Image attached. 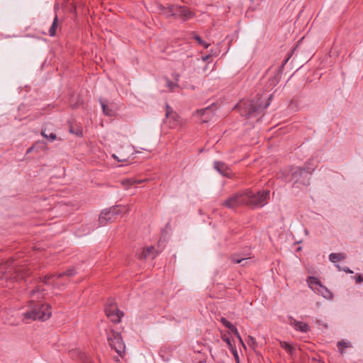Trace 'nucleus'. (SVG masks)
Returning <instances> with one entry per match:
<instances>
[{"label":"nucleus","instance_id":"nucleus-1","mask_svg":"<svg viewBox=\"0 0 363 363\" xmlns=\"http://www.w3.org/2000/svg\"><path fill=\"white\" fill-rule=\"evenodd\" d=\"M44 289L41 286H37L29 292V310L23 313L22 320L28 323L29 320H46L51 316L50 306L40 303L45 296Z\"/></svg>","mask_w":363,"mask_h":363},{"label":"nucleus","instance_id":"nucleus-2","mask_svg":"<svg viewBox=\"0 0 363 363\" xmlns=\"http://www.w3.org/2000/svg\"><path fill=\"white\" fill-rule=\"evenodd\" d=\"M269 195V190H262L256 193L247 191L245 192V205L253 208H261L267 204Z\"/></svg>","mask_w":363,"mask_h":363},{"label":"nucleus","instance_id":"nucleus-3","mask_svg":"<svg viewBox=\"0 0 363 363\" xmlns=\"http://www.w3.org/2000/svg\"><path fill=\"white\" fill-rule=\"evenodd\" d=\"M108 342L112 350H114L120 357L125 353V345L120 333L111 330L108 334Z\"/></svg>","mask_w":363,"mask_h":363},{"label":"nucleus","instance_id":"nucleus-4","mask_svg":"<svg viewBox=\"0 0 363 363\" xmlns=\"http://www.w3.org/2000/svg\"><path fill=\"white\" fill-rule=\"evenodd\" d=\"M128 211V208L121 206H117L112 207L108 210H104L101 212L99 218V223L104 225L108 220L113 219V216L119 215L122 213H126Z\"/></svg>","mask_w":363,"mask_h":363},{"label":"nucleus","instance_id":"nucleus-5","mask_svg":"<svg viewBox=\"0 0 363 363\" xmlns=\"http://www.w3.org/2000/svg\"><path fill=\"white\" fill-rule=\"evenodd\" d=\"M259 99H260L258 98L256 100L244 103L242 114L246 116L247 117H251L255 113L258 112L262 108V104L259 102Z\"/></svg>","mask_w":363,"mask_h":363},{"label":"nucleus","instance_id":"nucleus-6","mask_svg":"<svg viewBox=\"0 0 363 363\" xmlns=\"http://www.w3.org/2000/svg\"><path fill=\"white\" fill-rule=\"evenodd\" d=\"M222 205L229 208H233L240 205H245V192L238 193L230 196Z\"/></svg>","mask_w":363,"mask_h":363},{"label":"nucleus","instance_id":"nucleus-7","mask_svg":"<svg viewBox=\"0 0 363 363\" xmlns=\"http://www.w3.org/2000/svg\"><path fill=\"white\" fill-rule=\"evenodd\" d=\"M172 14L175 18H181L183 21H186L191 18L194 16L193 13L185 6H174Z\"/></svg>","mask_w":363,"mask_h":363},{"label":"nucleus","instance_id":"nucleus-8","mask_svg":"<svg viewBox=\"0 0 363 363\" xmlns=\"http://www.w3.org/2000/svg\"><path fill=\"white\" fill-rule=\"evenodd\" d=\"M105 311L108 318L113 323L120 322L122 316L123 315V312L119 311L115 303H111L106 308Z\"/></svg>","mask_w":363,"mask_h":363},{"label":"nucleus","instance_id":"nucleus-9","mask_svg":"<svg viewBox=\"0 0 363 363\" xmlns=\"http://www.w3.org/2000/svg\"><path fill=\"white\" fill-rule=\"evenodd\" d=\"M131 155H133L132 148L128 145L125 147H121L117 154H113L112 157L118 162H125L128 160Z\"/></svg>","mask_w":363,"mask_h":363},{"label":"nucleus","instance_id":"nucleus-10","mask_svg":"<svg viewBox=\"0 0 363 363\" xmlns=\"http://www.w3.org/2000/svg\"><path fill=\"white\" fill-rule=\"evenodd\" d=\"M215 169L220 172L222 175L228 179H233V172L230 169L225 165L223 162H214Z\"/></svg>","mask_w":363,"mask_h":363},{"label":"nucleus","instance_id":"nucleus-11","mask_svg":"<svg viewBox=\"0 0 363 363\" xmlns=\"http://www.w3.org/2000/svg\"><path fill=\"white\" fill-rule=\"evenodd\" d=\"M157 252L154 247H148L142 249L140 252L138 253V257L140 259H147L148 258H155Z\"/></svg>","mask_w":363,"mask_h":363},{"label":"nucleus","instance_id":"nucleus-12","mask_svg":"<svg viewBox=\"0 0 363 363\" xmlns=\"http://www.w3.org/2000/svg\"><path fill=\"white\" fill-rule=\"evenodd\" d=\"M289 320V324L293 326L297 331L307 333L309 330L310 328L307 323L298 321L292 317H290Z\"/></svg>","mask_w":363,"mask_h":363},{"label":"nucleus","instance_id":"nucleus-13","mask_svg":"<svg viewBox=\"0 0 363 363\" xmlns=\"http://www.w3.org/2000/svg\"><path fill=\"white\" fill-rule=\"evenodd\" d=\"M309 284L310 285H312V284L319 285L320 288L321 289L320 293L323 294V296L325 298H330L331 296H330V291H328V289L325 287H324L322 285H320L319 281L317 280L316 278H315V277H310L309 278Z\"/></svg>","mask_w":363,"mask_h":363},{"label":"nucleus","instance_id":"nucleus-14","mask_svg":"<svg viewBox=\"0 0 363 363\" xmlns=\"http://www.w3.org/2000/svg\"><path fill=\"white\" fill-rule=\"evenodd\" d=\"M74 274H75V271L74 269H68L65 273L59 274L57 275V277L55 278V279L53 281L55 286L56 287L59 288V284H60L59 279L60 278H62L65 276L71 277V276H73Z\"/></svg>","mask_w":363,"mask_h":363},{"label":"nucleus","instance_id":"nucleus-15","mask_svg":"<svg viewBox=\"0 0 363 363\" xmlns=\"http://www.w3.org/2000/svg\"><path fill=\"white\" fill-rule=\"evenodd\" d=\"M346 255L344 253H331L329 255V259L332 262H337L345 259Z\"/></svg>","mask_w":363,"mask_h":363},{"label":"nucleus","instance_id":"nucleus-16","mask_svg":"<svg viewBox=\"0 0 363 363\" xmlns=\"http://www.w3.org/2000/svg\"><path fill=\"white\" fill-rule=\"evenodd\" d=\"M159 8L161 11L164 13V16L167 17H173V15L172 14L174 6H169L168 7H164L162 5L159 6Z\"/></svg>","mask_w":363,"mask_h":363},{"label":"nucleus","instance_id":"nucleus-17","mask_svg":"<svg viewBox=\"0 0 363 363\" xmlns=\"http://www.w3.org/2000/svg\"><path fill=\"white\" fill-rule=\"evenodd\" d=\"M280 346L284 349L288 353L292 354L294 352V348L287 342L280 341Z\"/></svg>","mask_w":363,"mask_h":363},{"label":"nucleus","instance_id":"nucleus-18","mask_svg":"<svg viewBox=\"0 0 363 363\" xmlns=\"http://www.w3.org/2000/svg\"><path fill=\"white\" fill-rule=\"evenodd\" d=\"M191 35H192V38L194 39H195L198 42V43L199 45H202L204 48H208L209 47L210 43H206V42L202 40V39L201 38V37L198 34H196L195 33H192Z\"/></svg>","mask_w":363,"mask_h":363},{"label":"nucleus","instance_id":"nucleus-19","mask_svg":"<svg viewBox=\"0 0 363 363\" xmlns=\"http://www.w3.org/2000/svg\"><path fill=\"white\" fill-rule=\"evenodd\" d=\"M308 172L305 169H302L300 168H296V170L292 173L291 179L297 180L298 179V176L308 174Z\"/></svg>","mask_w":363,"mask_h":363},{"label":"nucleus","instance_id":"nucleus-20","mask_svg":"<svg viewBox=\"0 0 363 363\" xmlns=\"http://www.w3.org/2000/svg\"><path fill=\"white\" fill-rule=\"evenodd\" d=\"M337 347L340 353H343V350L351 347V343L346 341H340L337 342Z\"/></svg>","mask_w":363,"mask_h":363},{"label":"nucleus","instance_id":"nucleus-21","mask_svg":"<svg viewBox=\"0 0 363 363\" xmlns=\"http://www.w3.org/2000/svg\"><path fill=\"white\" fill-rule=\"evenodd\" d=\"M57 26V17L55 16L51 27L49 29V35L50 36H55L56 34V28Z\"/></svg>","mask_w":363,"mask_h":363},{"label":"nucleus","instance_id":"nucleus-22","mask_svg":"<svg viewBox=\"0 0 363 363\" xmlns=\"http://www.w3.org/2000/svg\"><path fill=\"white\" fill-rule=\"evenodd\" d=\"M220 322L228 328L229 329L232 333L234 331V329H236V328L228 320H226L225 318H220Z\"/></svg>","mask_w":363,"mask_h":363},{"label":"nucleus","instance_id":"nucleus-23","mask_svg":"<svg viewBox=\"0 0 363 363\" xmlns=\"http://www.w3.org/2000/svg\"><path fill=\"white\" fill-rule=\"evenodd\" d=\"M42 135L50 141H53L56 139V135L55 133H50L48 135L45 130L42 131Z\"/></svg>","mask_w":363,"mask_h":363},{"label":"nucleus","instance_id":"nucleus-24","mask_svg":"<svg viewBox=\"0 0 363 363\" xmlns=\"http://www.w3.org/2000/svg\"><path fill=\"white\" fill-rule=\"evenodd\" d=\"M101 104L104 113L108 116H111L112 111L108 108L107 105L104 101H101Z\"/></svg>","mask_w":363,"mask_h":363},{"label":"nucleus","instance_id":"nucleus-25","mask_svg":"<svg viewBox=\"0 0 363 363\" xmlns=\"http://www.w3.org/2000/svg\"><path fill=\"white\" fill-rule=\"evenodd\" d=\"M210 112H211L210 108L208 107V108H202L201 110L197 111L196 112V115L201 117L203 115H205L206 113L209 115Z\"/></svg>","mask_w":363,"mask_h":363},{"label":"nucleus","instance_id":"nucleus-26","mask_svg":"<svg viewBox=\"0 0 363 363\" xmlns=\"http://www.w3.org/2000/svg\"><path fill=\"white\" fill-rule=\"evenodd\" d=\"M248 338H249V340H248V342H247V344H248V345H249L252 348L255 349V348H256V347H257V342H256L255 339L253 337H252V336H249V337H248Z\"/></svg>","mask_w":363,"mask_h":363},{"label":"nucleus","instance_id":"nucleus-27","mask_svg":"<svg viewBox=\"0 0 363 363\" xmlns=\"http://www.w3.org/2000/svg\"><path fill=\"white\" fill-rule=\"evenodd\" d=\"M167 86L169 88L170 90H173L174 87L177 86V84L173 83L170 82L169 80L167 81Z\"/></svg>","mask_w":363,"mask_h":363},{"label":"nucleus","instance_id":"nucleus-28","mask_svg":"<svg viewBox=\"0 0 363 363\" xmlns=\"http://www.w3.org/2000/svg\"><path fill=\"white\" fill-rule=\"evenodd\" d=\"M231 351L233 354V356H234L237 363H239V357H238V354L236 349L234 347L231 350Z\"/></svg>","mask_w":363,"mask_h":363},{"label":"nucleus","instance_id":"nucleus-29","mask_svg":"<svg viewBox=\"0 0 363 363\" xmlns=\"http://www.w3.org/2000/svg\"><path fill=\"white\" fill-rule=\"evenodd\" d=\"M223 339L227 343L228 346L229 347V348L230 350L234 348V347L232 345V342H231L230 340L228 337H223Z\"/></svg>","mask_w":363,"mask_h":363},{"label":"nucleus","instance_id":"nucleus-30","mask_svg":"<svg viewBox=\"0 0 363 363\" xmlns=\"http://www.w3.org/2000/svg\"><path fill=\"white\" fill-rule=\"evenodd\" d=\"M245 259H237L235 257H232V262L235 264L241 263Z\"/></svg>","mask_w":363,"mask_h":363},{"label":"nucleus","instance_id":"nucleus-31","mask_svg":"<svg viewBox=\"0 0 363 363\" xmlns=\"http://www.w3.org/2000/svg\"><path fill=\"white\" fill-rule=\"evenodd\" d=\"M6 267L4 265L0 267V278L2 277L3 274L5 272Z\"/></svg>","mask_w":363,"mask_h":363},{"label":"nucleus","instance_id":"nucleus-32","mask_svg":"<svg viewBox=\"0 0 363 363\" xmlns=\"http://www.w3.org/2000/svg\"><path fill=\"white\" fill-rule=\"evenodd\" d=\"M363 281V277H362L361 275H359L356 277V283H360Z\"/></svg>","mask_w":363,"mask_h":363},{"label":"nucleus","instance_id":"nucleus-33","mask_svg":"<svg viewBox=\"0 0 363 363\" xmlns=\"http://www.w3.org/2000/svg\"><path fill=\"white\" fill-rule=\"evenodd\" d=\"M233 333L235 334V335L236 336V337H237L238 340H240V339L241 338V337H240V334H239V333H238V331L237 328H236V329H234V331H233Z\"/></svg>","mask_w":363,"mask_h":363},{"label":"nucleus","instance_id":"nucleus-34","mask_svg":"<svg viewBox=\"0 0 363 363\" xmlns=\"http://www.w3.org/2000/svg\"><path fill=\"white\" fill-rule=\"evenodd\" d=\"M233 333L235 334V335L236 336V337H237L238 340H240V339L241 338V337H240V334H239V333H238V331L237 328H236V329H234V331H233Z\"/></svg>","mask_w":363,"mask_h":363},{"label":"nucleus","instance_id":"nucleus-35","mask_svg":"<svg viewBox=\"0 0 363 363\" xmlns=\"http://www.w3.org/2000/svg\"><path fill=\"white\" fill-rule=\"evenodd\" d=\"M233 333L235 334V335L236 336V337H237L238 340H240V339L241 338V337H240V334H239V333H238V331L237 328H236V329H234V331H233Z\"/></svg>","mask_w":363,"mask_h":363},{"label":"nucleus","instance_id":"nucleus-36","mask_svg":"<svg viewBox=\"0 0 363 363\" xmlns=\"http://www.w3.org/2000/svg\"><path fill=\"white\" fill-rule=\"evenodd\" d=\"M50 277H47L45 276L44 279H43V281L45 283V284H48V280L50 279Z\"/></svg>","mask_w":363,"mask_h":363},{"label":"nucleus","instance_id":"nucleus-37","mask_svg":"<svg viewBox=\"0 0 363 363\" xmlns=\"http://www.w3.org/2000/svg\"><path fill=\"white\" fill-rule=\"evenodd\" d=\"M84 363H91V362L87 357H86V359L84 361Z\"/></svg>","mask_w":363,"mask_h":363},{"label":"nucleus","instance_id":"nucleus-38","mask_svg":"<svg viewBox=\"0 0 363 363\" xmlns=\"http://www.w3.org/2000/svg\"><path fill=\"white\" fill-rule=\"evenodd\" d=\"M210 118V116H207V117H206V118H205L203 121V122H206V121L208 120V118Z\"/></svg>","mask_w":363,"mask_h":363},{"label":"nucleus","instance_id":"nucleus-39","mask_svg":"<svg viewBox=\"0 0 363 363\" xmlns=\"http://www.w3.org/2000/svg\"><path fill=\"white\" fill-rule=\"evenodd\" d=\"M345 272H347L349 273H352V271L350 270L349 269H345Z\"/></svg>","mask_w":363,"mask_h":363},{"label":"nucleus","instance_id":"nucleus-40","mask_svg":"<svg viewBox=\"0 0 363 363\" xmlns=\"http://www.w3.org/2000/svg\"><path fill=\"white\" fill-rule=\"evenodd\" d=\"M208 58V56H206V57H203V60H204V61H205V60H206Z\"/></svg>","mask_w":363,"mask_h":363},{"label":"nucleus","instance_id":"nucleus-41","mask_svg":"<svg viewBox=\"0 0 363 363\" xmlns=\"http://www.w3.org/2000/svg\"><path fill=\"white\" fill-rule=\"evenodd\" d=\"M138 182H147V180L146 179H141V180H139Z\"/></svg>","mask_w":363,"mask_h":363},{"label":"nucleus","instance_id":"nucleus-42","mask_svg":"<svg viewBox=\"0 0 363 363\" xmlns=\"http://www.w3.org/2000/svg\"><path fill=\"white\" fill-rule=\"evenodd\" d=\"M241 344H242V347H243L244 348H246L245 345L244 344V342H242V343H241Z\"/></svg>","mask_w":363,"mask_h":363},{"label":"nucleus","instance_id":"nucleus-43","mask_svg":"<svg viewBox=\"0 0 363 363\" xmlns=\"http://www.w3.org/2000/svg\"><path fill=\"white\" fill-rule=\"evenodd\" d=\"M239 341H240V343H242V342H243V341H242V338H240V339L239 340Z\"/></svg>","mask_w":363,"mask_h":363},{"label":"nucleus","instance_id":"nucleus-44","mask_svg":"<svg viewBox=\"0 0 363 363\" xmlns=\"http://www.w3.org/2000/svg\"><path fill=\"white\" fill-rule=\"evenodd\" d=\"M77 134L79 135H82V132L77 133Z\"/></svg>","mask_w":363,"mask_h":363},{"label":"nucleus","instance_id":"nucleus-45","mask_svg":"<svg viewBox=\"0 0 363 363\" xmlns=\"http://www.w3.org/2000/svg\"><path fill=\"white\" fill-rule=\"evenodd\" d=\"M116 361H119L118 358H114Z\"/></svg>","mask_w":363,"mask_h":363},{"label":"nucleus","instance_id":"nucleus-46","mask_svg":"<svg viewBox=\"0 0 363 363\" xmlns=\"http://www.w3.org/2000/svg\"><path fill=\"white\" fill-rule=\"evenodd\" d=\"M252 2L254 1V0H250Z\"/></svg>","mask_w":363,"mask_h":363}]
</instances>
